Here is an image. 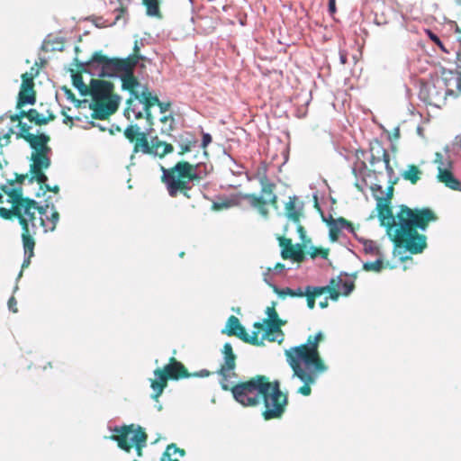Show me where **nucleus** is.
<instances>
[{
  "label": "nucleus",
  "mask_w": 461,
  "mask_h": 461,
  "mask_svg": "<svg viewBox=\"0 0 461 461\" xmlns=\"http://www.w3.org/2000/svg\"><path fill=\"white\" fill-rule=\"evenodd\" d=\"M16 138L24 140L33 150L31 154L29 175L26 179L31 184L33 182L43 183L45 180H48L45 170L51 165L49 156L51 149L48 145L50 137L45 133L35 135L27 131L25 132H17Z\"/></svg>",
  "instance_id": "20e7f679"
},
{
  "label": "nucleus",
  "mask_w": 461,
  "mask_h": 461,
  "mask_svg": "<svg viewBox=\"0 0 461 461\" xmlns=\"http://www.w3.org/2000/svg\"><path fill=\"white\" fill-rule=\"evenodd\" d=\"M281 256L284 259H293L297 263H301L305 259V253L301 244H292L288 249L281 251Z\"/></svg>",
  "instance_id": "bb28decb"
},
{
  "label": "nucleus",
  "mask_w": 461,
  "mask_h": 461,
  "mask_svg": "<svg viewBox=\"0 0 461 461\" xmlns=\"http://www.w3.org/2000/svg\"><path fill=\"white\" fill-rule=\"evenodd\" d=\"M449 84L452 85V88L455 86L457 89V93L461 94V73L456 74L452 71L447 73Z\"/></svg>",
  "instance_id": "ea45409f"
},
{
  "label": "nucleus",
  "mask_w": 461,
  "mask_h": 461,
  "mask_svg": "<svg viewBox=\"0 0 461 461\" xmlns=\"http://www.w3.org/2000/svg\"><path fill=\"white\" fill-rule=\"evenodd\" d=\"M323 339L322 332L319 331L314 336H309L305 344L285 351L286 360L294 372V376L303 383L297 390V393L303 396L312 393V385L316 383L319 375L327 369L318 350L319 343Z\"/></svg>",
  "instance_id": "7ed1b4c3"
},
{
  "label": "nucleus",
  "mask_w": 461,
  "mask_h": 461,
  "mask_svg": "<svg viewBox=\"0 0 461 461\" xmlns=\"http://www.w3.org/2000/svg\"><path fill=\"white\" fill-rule=\"evenodd\" d=\"M330 297H326L323 301L320 302L319 305L321 308L324 309V308H327L328 305H329V302H328V299Z\"/></svg>",
  "instance_id": "338daca9"
},
{
  "label": "nucleus",
  "mask_w": 461,
  "mask_h": 461,
  "mask_svg": "<svg viewBox=\"0 0 461 461\" xmlns=\"http://www.w3.org/2000/svg\"><path fill=\"white\" fill-rule=\"evenodd\" d=\"M48 180H45L43 183H37L40 185V189L45 192H52L55 194H58L59 192V185H53L50 186L47 184Z\"/></svg>",
  "instance_id": "a18cd8bd"
},
{
  "label": "nucleus",
  "mask_w": 461,
  "mask_h": 461,
  "mask_svg": "<svg viewBox=\"0 0 461 461\" xmlns=\"http://www.w3.org/2000/svg\"><path fill=\"white\" fill-rule=\"evenodd\" d=\"M456 64L461 68V50L457 52Z\"/></svg>",
  "instance_id": "774afa93"
},
{
  "label": "nucleus",
  "mask_w": 461,
  "mask_h": 461,
  "mask_svg": "<svg viewBox=\"0 0 461 461\" xmlns=\"http://www.w3.org/2000/svg\"><path fill=\"white\" fill-rule=\"evenodd\" d=\"M437 178L440 183H443L449 189L455 191L461 190V182L447 168H442L439 167Z\"/></svg>",
  "instance_id": "b1692460"
},
{
  "label": "nucleus",
  "mask_w": 461,
  "mask_h": 461,
  "mask_svg": "<svg viewBox=\"0 0 461 461\" xmlns=\"http://www.w3.org/2000/svg\"><path fill=\"white\" fill-rule=\"evenodd\" d=\"M113 84L104 80L92 79L89 94L92 96L90 109L92 118L106 120L118 107L120 97L113 94Z\"/></svg>",
  "instance_id": "0eeeda50"
},
{
  "label": "nucleus",
  "mask_w": 461,
  "mask_h": 461,
  "mask_svg": "<svg viewBox=\"0 0 461 461\" xmlns=\"http://www.w3.org/2000/svg\"><path fill=\"white\" fill-rule=\"evenodd\" d=\"M429 37L440 49L445 50L443 43L441 42V41L439 40V38L437 35H435L432 32H429Z\"/></svg>",
  "instance_id": "052dcab7"
},
{
  "label": "nucleus",
  "mask_w": 461,
  "mask_h": 461,
  "mask_svg": "<svg viewBox=\"0 0 461 461\" xmlns=\"http://www.w3.org/2000/svg\"><path fill=\"white\" fill-rule=\"evenodd\" d=\"M176 453H178L181 456H184L185 454V450L177 447L176 444L168 445L161 456V461H179L171 457L172 455Z\"/></svg>",
  "instance_id": "f704fd0d"
},
{
  "label": "nucleus",
  "mask_w": 461,
  "mask_h": 461,
  "mask_svg": "<svg viewBox=\"0 0 461 461\" xmlns=\"http://www.w3.org/2000/svg\"><path fill=\"white\" fill-rule=\"evenodd\" d=\"M198 167V164H191L184 160L178 161L169 168L162 167L161 181L166 185L169 196L176 197L183 194L187 199L191 198L190 183H199L203 179L197 172Z\"/></svg>",
  "instance_id": "39448f33"
},
{
  "label": "nucleus",
  "mask_w": 461,
  "mask_h": 461,
  "mask_svg": "<svg viewBox=\"0 0 461 461\" xmlns=\"http://www.w3.org/2000/svg\"><path fill=\"white\" fill-rule=\"evenodd\" d=\"M73 86L80 92L82 95H87L90 91V86H87L84 81L83 77L80 73H75L72 75Z\"/></svg>",
  "instance_id": "e433bc0d"
},
{
  "label": "nucleus",
  "mask_w": 461,
  "mask_h": 461,
  "mask_svg": "<svg viewBox=\"0 0 461 461\" xmlns=\"http://www.w3.org/2000/svg\"><path fill=\"white\" fill-rule=\"evenodd\" d=\"M139 43H140V41H138V40H136L134 41L132 53L131 55H129L127 58H124V59L109 58V60L117 62V63L129 61L131 64V66H137V64L140 60L144 61L146 59V58L143 55H141V53H140V47ZM140 44L142 45L141 41H140Z\"/></svg>",
  "instance_id": "a878e982"
},
{
  "label": "nucleus",
  "mask_w": 461,
  "mask_h": 461,
  "mask_svg": "<svg viewBox=\"0 0 461 461\" xmlns=\"http://www.w3.org/2000/svg\"><path fill=\"white\" fill-rule=\"evenodd\" d=\"M385 267L384 261L381 258H377L372 262H366L363 265V269L367 272H381Z\"/></svg>",
  "instance_id": "4c0bfd02"
},
{
  "label": "nucleus",
  "mask_w": 461,
  "mask_h": 461,
  "mask_svg": "<svg viewBox=\"0 0 461 461\" xmlns=\"http://www.w3.org/2000/svg\"><path fill=\"white\" fill-rule=\"evenodd\" d=\"M339 60L342 65H345L348 63V55L345 50L339 51Z\"/></svg>",
  "instance_id": "680f3d73"
},
{
  "label": "nucleus",
  "mask_w": 461,
  "mask_h": 461,
  "mask_svg": "<svg viewBox=\"0 0 461 461\" xmlns=\"http://www.w3.org/2000/svg\"><path fill=\"white\" fill-rule=\"evenodd\" d=\"M329 252H330L329 249L312 247V250L310 252V256L312 258L321 257V258L326 259L329 256Z\"/></svg>",
  "instance_id": "37998d69"
},
{
  "label": "nucleus",
  "mask_w": 461,
  "mask_h": 461,
  "mask_svg": "<svg viewBox=\"0 0 461 461\" xmlns=\"http://www.w3.org/2000/svg\"><path fill=\"white\" fill-rule=\"evenodd\" d=\"M454 146L461 149V133L456 136L454 140Z\"/></svg>",
  "instance_id": "69168bd1"
},
{
  "label": "nucleus",
  "mask_w": 461,
  "mask_h": 461,
  "mask_svg": "<svg viewBox=\"0 0 461 461\" xmlns=\"http://www.w3.org/2000/svg\"><path fill=\"white\" fill-rule=\"evenodd\" d=\"M149 16L161 17L158 0H142Z\"/></svg>",
  "instance_id": "c9c22d12"
},
{
  "label": "nucleus",
  "mask_w": 461,
  "mask_h": 461,
  "mask_svg": "<svg viewBox=\"0 0 461 461\" xmlns=\"http://www.w3.org/2000/svg\"><path fill=\"white\" fill-rule=\"evenodd\" d=\"M8 308L11 312H13L14 313H16L18 312L17 301L14 296L10 297L8 300Z\"/></svg>",
  "instance_id": "603ef678"
},
{
  "label": "nucleus",
  "mask_w": 461,
  "mask_h": 461,
  "mask_svg": "<svg viewBox=\"0 0 461 461\" xmlns=\"http://www.w3.org/2000/svg\"><path fill=\"white\" fill-rule=\"evenodd\" d=\"M159 142L164 144V145H160L159 147H158L156 152L155 151L152 152L151 155L158 156L159 158H164L166 155L173 152L174 147H173L172 144L167 143V142L163 141V140H159Z\"/></svg>",
  "instance_id": "58836bf2"
},
{
  "label": "nucleus",
  "mask_w": 461,
  "mask_h": 461,
  "mask_svg": "<svg viewBox=\"0 0 461 461\" xmlns=\"http://www.w3.org/2000/svg\"><path fill=\"white\" fill-rule=\"evenodd\" d=\"M258 380L259 375L231 387L229 386V390L231 391L234 399L243 406H256L261 402L264 386L267 385Z\"/></svg>",
  "instance_id": "9b49d317"
},
{
  "label": "nucleus",
  "mask_w": 461,
  "mask_h": 461,
  "mask_svg": "<svg viewBox=\"0 0 461 461\" xmlns=\"http://www.w3.org/2000/svg\"><path fill=\"white\" fill-rule=\"evenodd\" d=\"M23 118H27L29 120V110L24 111L21 108L19 113L10 116L11 122H17V127L20 129L19 132H25L31 130V126L22 122Z\"/></svg>",
  "instance_id": "7c9ffc66"
},
{
  "label": "nucleus",
  "mask_w": 461,
  "mask_h": 461,
  "mask_svg": "<svg viewBox=\"0 0 461 461\" xmlns=\"http://www.w3.org/2000/svg\"><path fill=\"white\" fill-rule=\"evenodd\" d=\"M210 375V372L203 369V370H201L200 372L198 373H194V374H191V376H201V377H206V376H209Z\"/></svg>",
  "instance_id": "e2e57ef3"
},
{
  "label": "nucleus",
  "mask_w": 461,
  "mask_h": 461,
  "mask_svg": "<svg viewBox=\"0 0 461 461\" xmlns=\"http://www.w3.org/2000/svg\"><path fill=\"white\" fill-rule=\"evenodd\" d=\"M395 183L393 181L388 187L385 199H378L376 208L380 224L386 229V234L396 248H403L414 255L422 253L427 248V237L418 230H425L429 223L438 220V216L429 207L411 209L405 204L400 205L393 215L390 200Z\"/></svg>",
  "instance_id": "f257e3e1"
},
{
  "label": "nucleus",
  "mask_w": 461,
  "mask_h": 461,
  "mask_svg": "<svg viewBox=\"0 0 461 461\" xmlns=\"http://www.w3.org/2000/svg\"><path fill=\"white\" fill-rule=\"evenodd\" d=\"M154 375L155 378L150 380V387L153 390L152 398L158 401L164 389L167 386L168 380L188 378L191 376V374L183 363L172 357L162 368L154 370Z\"/></svg>",
  "instance_id": "1a4fd4ad"
},
{
  "label": "nucleus",
  "mask_w": 461,
  "mask_h": 461,
  "mask_svg": "<svg viewBox=\"0 0 461 461\" xmlns=\"http://www.w3.org/2000/svg\"><path fill=\"white\" fill-rule=\"evenodd\" d=\"M14 133V131L13 129H9L8 132H6L5 134L3 135L1 139V140H4V146L5 145H8L10 143V138H11V135Z\"/></svg>",
  "instance_id": "4d7b16f0"
},
{
  "label": "nucleus",
  "mask_w": 461,
  "mask_h": 461,
  "mask_svg": "<svg viewBox=\"0 0 461 461\" xmlns=\"http://www.w3.org/2000/svg\"><path fill=\"white\" fill-rule=\"evenodd\" d=\"M65 95L67 99L74 103L76 106H80L81 101L76 98L74 93L70 89L65 88Z\"/></svg>",
  "instance_id": "8fccbe9b"
},
{
  "label": "nucleus",
  "mask_w": 461,
  "mask_h": 461,
  "mask_svg": "<svg viewBox=\"0 0 461 461\" xmlns=\"http://www.w3.org/2000/svg\"><path fill=\"white\" fill-rule=\"evenodd\" d=\"M212 142V136L209 133H203L202 139V147L205 149Z\"/></svg>",
  "instance_id": "5fc2aeb1"
},
{
  "label": "nucleus",
  "mask_w": 461,
  "mask_h": 461,
  "mask_svg": "<svg viewBox=\"0 0 461 461\" xmlns=\"http://www.w3.org/2000/svg\"><path fill=\"white\" fill-rule=\"evenodd\" d=\"M222 353L224 355V362L221 366L218 374L221 376V388L224 391H229L228 378L236 367V355L234 354L232 346L230 343L224 344Z\"/></svg>",
  "instance_id": "a211bd4d"
},
{
  "label": "nucleus",
  "mask_w": 461,
  "mask_h": 461,
  "mask_svg": "<svg viewBox=\"0 0 461 461\" xmlns=\"http://www.w3.org/2000/svg\"><path fill=\"white\" fill-rule=\"evenodd\" d=\"M285 216L294 223H299L303 216V203L294 195L290 196L285 205Z\"/></svg>",
  "instance_id": "4be33fe9"
},
{
  "label": "nucleus",
  "mask_w": 461,
  "mask_h": 461,
  "mask_svg": "<svg viewBox=\"0 0 461 461\" xmlns=\"http://www.w3.org/2000/svg\"><path fill=\"white\" fill-rule=\"evenodd\" d=\"M421 170L416 165H409L407 169L402 174L404 180L410 181L412 185H415L421 176Z\"/></svg>",
  "instance_id": "c756f323"
},
{
  "label": "nucleus",
  "mask_w": 461,
  "mask_h": 461,
  "mask_svg": "<svg viewBox=\"0 0 461 461\" xmlns=\"http://www.w3.org/2000/svg\"><path fill=\"white\" fill-rule=\"evenodd\" d=\"M36 102V93L34 90L20 89L16 108L21 109L26 104L33 105Z\"/></svg>",
  "instance_id": "c85d7f7f"
},
{
  "label": "nucleus",
  "mask_w": 461,
  "mask_h": 461,
  "mask_svg": "<svg viewBox=\"0 0 461 461\" xmlns=\"http://www.w3.org/2000/svg\"><path fill=\"white\" fill-rule=\"evenodd\" d=\"M276 303L272 302L271 306H268L266 310L267 318L263 321L264 328L261 330H265L262 338L259 339L262 342L267 339L270 342H277L281 344L285 339V334L281 329L285 324V321L279 318L278 313L276 310Z\"/></svg>",
  "instance_id": "4468645a"
},
{
  "label": "nucleus",
  "mask_w": 461,
  "mask_h": 461,
  "mask_svg": "<svg viewBox=\"0 0 461 461\" xmlns=\"http://www.w3.org/2000/svg\"><path fill=\"white\" fill-rule=\"evenodd\" d=\"M254 328L256 330H254L251 335L248 334L245 328L240 324L239 319L234 315H230L227 320L226 327L222 330V333H225L228 336L238 337L245 343L254 346H261L263 345V342L259 339L258 335L264 326L261 322H255Z\"/></svg>",
  "instance_id": "2eb2a0df"
},
{
  "label": "nucleus",
  "mask_w": 461,
  "mask_h": 461,
  "mask_svg": "<svg viewBox=\"0 0 461 461\" xmlns=\"http://www.w3.org/2000/svg\"><path fill=\"white\" fill-rule=\"evenodd\" d=\"M258 381L263 384H267V385L264 386V393L271 392V393L285 394L280 389V382L278 380L270 382L267 376L259 375Z\"/></svg>",
  "instance_id": "2f4dec72"
},
{
  "label": "nucleus",
  "mask_w": 461,
  "mask_h": 461,
  "mask_svg": "<svg viewBox=\"0 0 461 461\" xmlns=\"http://www.w3.org/2000/svg\"><path fill=\"white\" fill-rule=\"evenodd\" d=\"M21 89L34 90L33 77L27 72L22 75Z\"/></svg>",
  "instance_id": "79ce46f5"
},
{
  "label": "nucleus",
  "mask_w": 461,
  "mask_h": 461,
  "mask_svg": "<svg viewBox=\"0 0 461 461\" xmlns=\"http://www.w3.org/2000/svg\"><path fill=\"white\" fill-rule=\"evenodd\" d=\"M87 65L92 68L100 67V76L104 77H112L120 75L122 87L130 92L134 99H140V93L136 87L140 85L138 78L134 76V68L129 61L117 63L109 60V57L103 54L102 51H95Z\"/></svg>",
  "instance_id": "423d86ee"
},
{
  "label": "nucleus",
  "mask_w": 461,
  "mask_h": 461,
  "mask_svg": "<svg viewBox=\"0 0 461 461\" xmlns=\"http://www.w3.org/2000/svg\"><path fill=\"white\" fill-rule=\"evenodd\" d=\"M157 105L159 107L161 113H165L169 109V107L171 106V104L169 102L165 103V102H161L159 100L158 104Z\"/></svg>",
  "instance_id": "bf43d9fd"
},
{
  "label": "nucleus",
  "mask_w": 461,
  "mask_h": 461,
  "mask_svg": "<svg viewBox=\"0 0 461 461\" xmlns=\"http://www.w3.org/2000/svg\"><path fill=\"white\" fill-rule=\"evenodd\" d=\"M123 135L129 142L133 144L131 159H133L135 154L140 152L148 155L152 154V152H156L158 147L163 145L159 142L158 136L151 138L149 141L148 134L142 131L138 124H130L127 126L123 131Z\"/></svg>",
  "instance_id": "ddd939ff"
},
{
  "label": "nucleus",
  "mask_w": 461,
  "mask_h": 461,
  "mask_svg": "<svg viewBox=\"0 0 461 461\" xmlns=\"http://www.w3.org/2000/svg\"><path fill=\"white\" fill-rule=\"evenodd\" d=\"M55 119L56 115L50 111H47V115H44L40 113L36 109L32 108L29 110V122L35 125H46Z\"/></svg>",
  "instance_id": "cd10ccee"
},
{
  "label": "nucleus",
  "mask_w": 461,
  "mask_h": 461,
  "mask_svg": "<svg viewBox=\"0 0 461 461\" xmlns=\"http://www.w3.org/2000/svg\"><path fill=\"white\" fill-rule=\"evenodd\" d=\"M259 184L261 186L260 194H246L243 195V199L246 200L251 207L257 209L261 216L267 218L269 214L267 205L269 204L275 209L278 207V197L275 192L276 185L270 181L266 175L259 178Z\"/></svg>",
  "instance_id": "9d476101"
},
{
  "label": "nucleus",
  "mask_w": 461,
  "mask_h": 461,
  "mask_svg": "<svg viewBox=\"0 0 461 461\" xmlns=\"http://www.w3.org/2000/svg\"><path fill=\"white\" fill-rule=\"evenodd\" d=\"M424 95V101L429 104L440 107L446 104L447 96H456L457 93L449 84L447 72H443L442 77H437L430 83L426 84L421 91Z\"/></svg>",
  "instance_id": "f8f14e48"
},
{
  "label": "nucleus",
  "mask_w": 461,
  "mask_h": 461,
  "mask_svg": "<svg viewBox=\"0 0 461 461\" xmlns=\"http://www.w3.org/2000/svg\"><path fill=\"white\" fill-rule=\"evenodd\" d=\"M273 290L281 298H285L286 296L293 297L294 289L292 288H278L277 286L274 285Z\"/></svg>",
  "instance_id": "c03bdc74"
},
{
  "label": "nucleus",
  "mask_w": 461,
  "mask_h": 461,
  "mask_svg": "<svg viewBox=\"0 0 461 461\" xmlns=\"http://www.w3.org/2000/svg\"><path fill=\"white\" fill-rule=\"evenodd\" d=\"M343 276H347V274L345 275H339L336 277H339L340 279V284L338 285V290L339 292V296H348L355 288L354 281L352 280H344Z\"/></svg>",
  "instance_id": "473e14b6"
},
{
  "label": "nucleus",
  "mask_w": 461,
  "mask_h": 461,
  "mask_svg": "<svg viewBox=\"0 0 461 461\" xmlns=\"http://www.w3.org/2000/svg\"><path fill=\"white\" fill-rule=\"evenodd\" d=\"M340 233V230L338 229L334 224L331 222L330 223V239L332 241H336L339 239Z\"/></svg>",
  "instance_id": "09e8293b"
},
{
  "label": "nucleus",
  "mask_w": 461,
  "mask_h": 461,
  "mask_svg": "<svg viewBox=\"0 0 461 461\" xmlns=\"http://www.w3.org/2000/svg\"><path fill=\"white\" fill-rule=\"evenodd\" d=\"M307 294V286L303 289L302 287H298L294 289L293 297H304Z\"/></svg>",
  "instance_id": "864d4df0"
},
{
  "label": "nucleus",
  "mask_w": 461,
  "mask_h": 461,
  "mask_svg": "<svg viewBox=\"0 0 461 461\" xmlns=\"http://www.w3.org/2000/svg\"><path fill=\"white\" fill-rule=\"evenodd\" d=\"M160 122L163 124H166L167 122H169V125H168V127L167 129H162V132L169 133L172 131V129H173L172 123L175 122L174 117L171 114L165 115V116L161 117Z\"/></svg>",
  "instance_id": "49530a36"
},
{
  "label": "nucleus",
  "mask_w": 461,
  "mask_h": 461,
  "mask_svg": "<svg viewBox=\"0 0 461 461\" xmlns=\"http://www.w3.org/2000/svg\"><path fill=\"white\" fill-rule=\"evenodd\" d=\"M329 11L331 14L336 12V3L335 0H329Z\"/></svg>",
  "instance_id": "0e129e2a"
},
{
  "label": "nucleus",
  "mask_w": 461,
  "mask_h": 461,
  "mask_svg": "<svg viewBox=\"0 0 461 461\" xmlns=\"http://www.w3.org/2000/svg\"><path fill=\"white\" fill-rule=\"evenodd\" d=\"M37 230H33L26 234H22V242L24 250V259L22 264V270L19 274V276L23 275V270L28 267L31 264V259L34 256V248H35V239Z\"/></svg>",
  "instance_id": "aec40b11"
},
{
  "label": "nucleus",
  "mask_w": 461,
  "mask_h": 461,
  "mask_svg": "<svg viewBox=\"0 0 461 461\" xmlns=\"http://www.w3.org/2000/svg\"><path fill=\"white\" fill-rule=\"evenodd\" d=\"M278 241H279V246L282 248V250H285L293 244L291 239H288V238H285L283 236L278 238Z\"/></svg>",
  "instance_id": "3c124183"
},
{
  "label": "nucleus",
  "mask_w": 461,
  "mask_h": 461,
  "mask_svg": "<svg viewBox=\"0 0 461 461\" xmlns=\"http://www.w3.org/2000/svg\"><path fill=\"white\" fill-rule=\"evenodd\" d=\"M339 284L340 279L339 277H333L330 280L329 285L325 286L307 285V294L304 297H306L308 308L311 310L313 309L315 307V299L324 294H329L330 300L338 301L339 298L338 285Z\"/></svg>",
  "instance_id": "f3484780"
},
{
  "label": "nucleus",
  "mask_w": 461,
  "mask_h": 461,
  "mask_svg": "<svg viewBox=\"0 0 461 461\" xmlns=\"http://www.w3.org/2000/svg\"><path fill=\"white\" fill-rule=\"evenodd\" d=\"M113 435L107 438L115 441L122 450L129 453L134 447L139 456L141 455L142 448L146 446L148 435L143 428L135 424L116 426L112 429Z\"/></svg>",
  "instance_id": "6e6552de"
},
{
  "label": "nucleus",
  "mask_w": 461,
  "mask_h": 461,
  "mask_svg": "<svg viewBox=\"0 0 461 461\" xmlns=\"http://www.w3.org/2000/svg\"><path fill=\"white\" fill-rule=\"evenodd\" d=\"M332 224H334L338 229H339L340 230L342 229H348L351 232L354 231V226L353 224L348 221L347 219L343 218V217H339L338 218L337 220H333L331 221Z\"/></svg>",
  "instance_id": "a19ab883"
},
{
  "label": "nucleus",
  "mask_w": 461,
  "mask_h": 461,
  "mask_svg": "<svg viewBox=\"0 0 461 461\" xmlns=\"http://www.w3.org/2000/svg\"><path fill=\"white\" fill-rule=\"evenodd\" d=\"M230 206H231V203L230 201H228V200L222 201L221 203L214 202L212 204V208L214 211H221L222 209H227V208H229Z\"/></svg>",
  "instance_id": "de8ad7c7"
},
{
  "label": "nucleus",
  "mask_w": 461,
  "mask_h": 461,
  "mask_svg": "<svg viewBox=\"0 0 461 461\" xmlns=\"http://www.w3.org/2000/svg\"><path fill=\"white\" fill-rule=\"evenodd\" d=\"M62 114L64 116L63 123L66 125H68L70 128L73 126V118L69 115H68L65 111H62Z\"/></svg>",
  "instance_id": "13d9d810"
},
{
  "label": "nucleus",
  "mask_w": 461,
  "mask_h": 461,
  "mask_svg": "<svg viewBox=\"0 0 461 461\" xmlns=\"http://www.w3.org/2000/svg\"><path fill=\"white\" fill-rule=\"evenodd\" d=\"M264 403L262 417L265 420H278L283 417L288 405L287 394L264 393L261 398Z\"/></svg>",
  "instance_id": "dca6fc26"
},
{
  "label": "nucleus",
  "mask_w": 461,
  "mask_h": 461,
  "mask_svg": "<svg viewBox=\"0 0 461 461\" xmlns=\"http://www.w3.org/2000/svg\"><path fill=\"white\" fill-rule=\"evenodd\" d=\"M126 104L124 115L128 120H139L143 117L144 110L143 107L140 108V104H141L140 101L131 97L127 100Z\"/></svg>",
  "instance_id": "393cba45"
},
{
  "label": "nucleus",
  "mask_w": 461,
  "mask_h": 461,
  "mask_svg": "<svg viewBox=\"0 0 461 461\" xmlns=\"http://www.w3.org/2000/svg\"><path fill=\"white\" fill-rule=\"evenodd\" d=\"M370 152L371 166H375V164L383 161L384 163L385 169L389 178H392V176L394 175V170L391 165L390 155L388 151L382 146V143L379 140H375L374 142H371Z\"/></svg>",
  "instance_id": "6ab92c4d"
},
{
  "label": "nucleus",
  "mask_w": 461,
  "mask_h": 461,
  "mask_svg": "<svg viewBox=\"0 0 461 461\" xmlns=\"http://www.w3.org/2000/svg\"><path fill=\"white\" fill-rule=\"evenodd\" d=\"M297 224V232L299 233V236H300V239L303 240V241H305V239H306V231H305V229L303 225L299 223H296Z\"/></svg>",
  "instance_id": "6e6d98bb"
},
{
  "label": "nucleus",
  "mask_w": 461,
  "mask_h": 461,
  "mask_svg": "<svg viewBox=\"0 0 461 461\" xmlns=\"http://www.w3.org/2000/svg\"><path fill=\"white\" fill-rule=\"evenodd\" d=\"M140 98L137 99L140 104H143V110L145 113V118L151 125L153 124V116L151 114L150 109L154 105L158 104V97L157 95H153L152 93L149 90L147 86H145L142 92L140 94Z\"/></svg>",
  "instance_id": "412c9836"
},
{
  "label": "nucleus",
  "mask_w": 461,
  "mask_h": 461,
  "mask_svg": "<svg viewBox=\"0 0 461 461\" xmlns=\"http://www.w3.org/2000/svg\"><path fill=\"white\" fill-rule=\"evenodd\" d=\"M175 142L180 147L178 154L182 156L195 147L197 140L192 132L183 131L175 138Z\"/></svg>",
  "instance_id": "5701e85b"
},
{
  "label": "nucleus",
  "mask_w": 461,
  "mask_h": 461,
  "mask_svg": "<svg viewBox=\"0 0 461 461\" xmlns=\"http://www.w3.org/2000/svg\"><path fill=\"white\" fill-rule=\"evenodd\" d=\"M390 8L383 6L380 9L375 11V23L377 25H385L390 22Z\"/></svg>",
  "instance_id": "72a5a7b5"
},
{
  "label": "nucleus",
  "mask_w": 461,
  "mask_h": 461,
  "mask_svg": "<svg viewBox=\"0 0 461 461\" xmlns=\"http://www.w3.org/2000/svg\"><path fill=\"white\" fill-rule=\"evenodd\" d=\"M28 174H15L14 179L0 185V189L8 196L10 209L0 207V217L5 220L16 218L22 227V234L42 227L44 232L53 231L59 221V213L54 204L39 205L29 197L23 196L22 185Z\"/></svg>",
  "instance_id": "f03ea898"
}]
</instances>
